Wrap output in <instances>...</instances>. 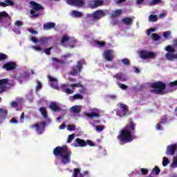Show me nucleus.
Segmentation results:
<instances>
[{"label": "nucleus", "instance_id": "nucleus-1", "mask_svg": "<svg viewBox=\"0 0 177 177\" xmlns=\"http://www.w3.org/2000/svg\"><path fill=\"white\" fill-rule=\"evenodd\" d=\"M136 123H134L132 118L129 119V124H126L125 127L122 129L120 131L119 136L116 137L120 142L122 143H129L137 138L136 133Z\"/></svg>", "mask_w": 177, "mask_h": 177}, {"label": "nucleus", "instance_id": "nucleus-2", "mask_svg": "<svg viewBox=\"0 0 177 177\" xmlns=\"http://www.w3.org/2000/svg\"><path fill=\"white\" fill-rule=\"evenodd\" d=\"M55 157H59L61 162L63 165H68L71 163V156H72V151L68 149L66 145L62 147H57L53 149L52 152Z\"/></svg>", "mask_w": 177, "mask_h": 177}, {"label": "nucleus", "instance_id": "nucleus-3", "mask_svg": "<svg viewBox=\"0 0 177 177\" xmlns=\"http://www.w3.org/2000/svg\"><path fill=\"white\" fill-rule=\"evenodd\" d=\"M150 88H154L150 91L151 93L163 95H165V90L167 88V85L162 82H156L150 84Z\"/></svg>", "mask_w": 177, "mask_h": 177}, {"label": "nucleus", "instance_id": "nucleus-4", "mask_svg": "<svg viewBox=\"0 0 177 177\" xmlns=\"http://www.w3.org/2000/svg\"><path fill=\"white\" fill-rule=\"evenodd\" d=\"M29 4L32 9L30 12L31 17H39V15H41V13L39 12L44 10V6L34 1H30Z\"/></svg>", "mask_w": 177, "mask_h": 177}, {"label": "nucleus", "instance_id": "nucleus-5", "mask_svg": "<svg viewBox=\"0 0 177 177\" xmlns=\"http://www.w3.org/2000/svg\"><path fill=\"white\" fill-rule=\"evenodd\" d=\"M165 50L167 52L165 55V57L167 61L173 62L175 59H177V53L174 54L175 48L174 46L167 45V46L165 47Z\"/></svg>", "mask_w": 177, "mask_h": 177}, {"label": "nucleus", "instance_id": "nucleus-6", "mask_svg": "<svg viewBox=\"0 0 177 177\" xmlns=\"http://www.w3.org/2000/svg\"><path fill=\"white\" fill-rule=\"evenodd\" d=\"M46 125V122L45 121L38 122L36 124H32L31 127L32 129L35 128L37 133L39 134H42L44 132H45V127Z\"/></svg>", "mask_w": 177, "mask_h": 177}, {"label": "nucleus", "instance_id": "nucleus-7", "mask_svg": "<svg viewBox=\"0 0 177 177\" xmlns=\"http://www.w3.org/2000/svg\"><path fill=\"white\" fill-rule=\"evenodd\" d=\"M66 3L75 8H84L85 6L84 0H66Z\"/></svg>", "mask_w": 177, "mask_h": 177}, {"label": "nucleus", "instance_id": "nucleus-8", "mask_svg": "<svg viewBox=\"0 0 177 177\" xmlns=\"http://www.w3.org/2000/svg\"><path fill=\"white\" fill-rule=\"evenodd\" d=\"M82 69H83V66L80 62H77V65L71 68L70 75L73 76H77L78 73L82 72Z\"/></svg>", "mask_w": 177, "mask_h": 177}, {"label": "nucleus", "instance_id": "nucleus-9", "mask_svg": "<svg viewBox=\"0 0 177 177\" xmlns=\"http://www.w3.org/2000/svg\"><path fill=\"white\" fill-rule=\"evenodd\" d=\"M139 57L142 59H152L155 57V53L141 50L139 53Z\"/></svg>", "mask_w": 177, "mask_h": 177}, {"label": "nucleus", "instance_id": "nucleus-10", "mask_svg": "<svg viewBox=\"0 0 177 177\" xmlns=\"http://www.w3.org/2000/svg\"><path fill=\"white\" fill-rule=\"evenodd\" d=\"M104 3L103 0H90L88 1V6L91 9H96L99 6H103Z\"/></svg>", "mask_w": 177, "mask_h": 177}, {"label": "nucleus", "instance_id": "nucleus-11", "mask_svg": "<svg viewBox=\"0 0 177 177\" xmlns=\"http://www.w3.org/2000/svg\"><path fill=\"white\" fill-rule=\"evenodd\" d=\"M111 53H112V50H110V49H108L104 51L103 59H104V60L109 62H111L112 61H113L114 56Z\"/></svg>", "mask_w": 177, "mask_h": 177}, {"label": "nucleus", "instance_id": "nucleus-12", "mask_svg": "<svg viewBox=\"0 0 177 177\" xmlns=\"http://www.w3.org/2000/svg\"><path fill=\"white\" fill-rule=\"evenodd\" d=\"M17 65L15 62H6V64L2 66L3 69H6V71H11L15 69H17Z\"/></svg>", "mask_w": 177, "mask_h": 177}, {"label": "nucleus", "instance_id": "nucleus-13", "mask_svg": "<svg viewBox=\"0 0 177 177\" xmlns=\"http://www.w3.org/2000/svg\"><path fill=\"white\" fill-rule=\"evenodd\" d=\"M106 16V13L103 10H97L93 12V20H100Z\"/></svg>", "mask_w": 177, "mask_h": 177}, {"label": "nucleus", "instance_id": "nucleus-14", "mask_svg": "<svg viewBox=\"0 0 177 177\" xmlns=\"http://www.w3.org/2000/svg\"><path fill=\"white\" fill-rule=\"evenodd\" d=\"M9 82V79L0 80V94L3 93L6 90V86Z\"/></svg>", "mask_w": 177, "mask_h": 177}, {"label": "nucleus", "instance_id": "nucleus-15", "mask_svg": "<svg viewBox=\"0 0 177 177\" xmlns=\"http://www.w3.org/2000/svg\"><path fill=\"white\" fill-rule=\"evenodd\" d=\"M176 144H172L171 145H169L167 149V155L174 156L175 150H176Z\"/></svg>", "mask_w": 177, "mask_h": 177}, {"label": "nucleus", "instance_id": "nucleus-16", "mask_svg": "<svg viewBox=\"0 0 177 177\" xmlns=\"http://www.w3.org/2000/svg\"><path fill=\"white\" fill-rule=\"evenodd\" d=\"M4 19H6V20H7V21H8L9 23L12 21V18L10 17V15H9V14H8L6 11L0 12V21L1 20H4Z\"/></svg>", "mask_w": 177, "mask_h": 177}, {"label": "nucleus", "instance_id": "nucleus-17", "mask_svg": "<svg viewBox=\"0 0 177 177\" xmlns=\"http://www.w3.org/2000/svg\"><path fill=\"white\" fill-rule=\"evenodd\" d=\"M76 141V145H75V147H86V141H85L84 140L82 139V138H76L75 140Z\"/></svg>", "mask_w": 177, "mask_h": 177}, {"label": "nucleus", "instance_id": "nucleus-18", "mask_svg": "<svg viewBox=\"0 0 177 177\" xmlns=\"http://www.w3.org/2000/svg\"><path fill=\"white\" fill-rule=\"evenodd\" d=\"M15 2L12 0H5L4 2H0L1 8H6L7 6H14Z\"/></svg>", "mask_w": 177, "mask_h": 177}, {"label": "nucleus", "instance_id": "nucleus-19", "mask_svg": "<svg viewBox=\"0 0 177 177\" xmlns=\"http://www.w3.org/2000/svg\"><path fill=\"white\" fill-rule=\"evenodd\" d=\"M51 39V37H41L39 39V43L41 44L42 45H47L49 44V41Z\"/></svg>", "mask_w": 177, "mask_h": 177}, {"label": "nucleus", "instance_id": "nucleus-20", "mask_svg": "<svg viewBox=\"0 0 177 177\" xmlns=\"http://www.w3.org/2000/svg\"><path fill=\"white\" fill-rule=\"evenodd\" d=\"M71 38L68 35H64L62 36L59 44L62 46H66V43L70 41Z\"/></svg>", "mask_w": 177, "mask_h": 177}, {"label": "nucleus", "instance_id": "nucleus-21", "mask_svg": "<svg viewBox=\"0 0 177 177\" xmlns=\"http://www.w3.org/2000/svg\"><path fill=\"white\" fill-rule=\"evenodd\" d=\"M122 15V10L118 9V10L112 11V12L111 13V19H114L118 16H121Z\"/></svg>", "mask_w": 177, "mask_h": 177}, {"label": "nucleus", "instance_id": "nucleus-22", "mask_svg": "<svg viewBox=\"0 0 177 177\" xmlns=\"http://www.w3.org/2000/svg\"><path fill=\"white\" fill-rule=\"evenodd\" d=\"M86 117L89 118L90 120H93L95 118H100V115L98 113L92 111L91 113H86Z\"/></svg>", "mask_w": 177, "mask_h": 177}, {"label": "nucleus", "instance_id": "nucleus-23", "mask_svg": "<svg viewBox=\"0 0 177 177\" xmlns=\"http://www.w3.org/2000/svg\"><path fill=\"white\" fill-rule=\"evenodd\" d=\"M113 78H115L116 80H119L121 82L127 81V78L123 76V74L122 73H116L115 75H114Z\"/></svg>", "mask_w": 177, "mask_h": 177}, {"label": "nucleus", "instance_id": "nucleus-24", "mask_svg": "<svg viewBox=\"0 0 177 177\" xmlns=\"http://www.w3.org/2000/svg\"><path fill=\"white\" fill-rule=\"evenodd\" d=\"M39 112H40V113H41V115H42V117H44V118H48L47 110L46 109L45 106L40 107L39 109Z\"/></svg>", "mask_w": 177, "mask_h": 177}, {"label": "nucleus", "instance_id": "nucleus-25", "mask_svg": "<svg viewBox=\"0 0 177 177\" xmlns=\"http://www.w3.org/2000/svg\"><path fill=\"white\" fill-rule=\"evenodd\" d=\"M50 109L55 112L60 111V108L55 102L50 103Z\"/></svg>", "mask_w": 177, "mask_h": 177}, {"label": "nucleus", "instance_id": "nucleus-26", "mask_svg": "<svg viewBox=\"0 0 177 177\" xmlns=\"http://www.w3.org/2000/svg\"><path fill=\"white\" fill-rule=\"evenodd\" d=\"M120 107L122 109V112L123 113V116H126L127 112L129 111V107L124 104H121Z\"/></svg>", "mask_w": 177, "mask_h": 177}, {"label": "nucleus", "instance_id": "nucleus-27", "mask_svg": "<svg viewBox=\"0 0 177 177\" xmlns=\"http://www.w3.org/2000/svg\"><path fill=\"white\" fill-rule=\"evenodd\" d=\"M55 24L54 23H48L44 25V29L46 30H50L52 28H55Z\"/></svg>", "mask_w": 177, "mask_h": 177}, {"label": "nucleus", "instance_id": "nucleus-28", "mask_svg": "<svg viewBox=\"0 0 177 177\" xmlns=\"http://www.w3.org/2000/svg\"><path fill=\"white\" fill-rule=\"evenodd\" d=\"M71 15L73 16V17H81L82 16V12L77 10H73L71 12Z\"/></svg>", "mask_w": 177, "mask_h": 177}, {"label": "nucleus", "instance_id": "nucleus-29", "mask_svg": "<svg viewBox=\"0 0 177 177\" xmlns=\"http://www.w3.org/2000/svg\"><path fill=\"white\" fill-rule=\"evenodd\" d=\"M71 111H72V113L74 114H79L81 113V108L77 106H72V108H71Z\"/></svg>", "mask_w": 177, "mask_h": 177}, {"label": "nucleus", "instance_id": "nucleus-30", "mask_svg": "<svg viewBox=\"0 0 177 177\" xmlns=\"http://www.w3.org/2000/svg\"><path fill=\"white\" fill-rule=\"evenodd\" d=\"M149 21H151L152 23H154L158 20V17L156 15H151L148 17Z\"/></svg>", "mask_w": 177, "mask_h": 177}, {"label": "nucleus", "instance_id": "nucleus-31", "mask_svg": "<svg viewBox=\"0 0 177 177\" xmlns=\"http://www.w3.org/2000/svg\"><path fill=\"white\" fill-rule=\"evenodd\" d=\"M160 3H162L161 0H152L149 1V5H150V6H154L156 5H160Z\"/></svg>", "mask_w": 177, "mask_h": 177}, {"label": "nucleus", "instance_id": "nucleus-32", "mask_svg": "<svg viewBox=\"0 0 177 177\" xmlns=\"http://www.w3.org/2000/svg\"><path fill=\"white\" fill-rule=\"evenodd\" d=\"M94 43L95 45L99 48H104L106 46V43L104 41H99L98 40H95Z\"/></svg>", "mask_w": 177, "mask_h": 177}, {"label": "nucleus", "instance_id": "nucleus-33", "mask_svg": "<svg viewBox=\"0 0 177 177\" xmlns=\"http://www.w3.org/2000/svg\"><path fill=\"white\" fill-rule=\"evenodd\" d=\"M170 163V160H169L168 158L167 157H163V161L162 162V165L163 167H167V165Z\"/></svg>", "mask_w": 177, "mask_h": 177}, {"label": "nucleus", "instance_id": "nucleus-34", "mask_svg": "<svg viewBox=\"0 0 177 177\" xmlns=\"http://www.w3.org/2000/svg\"><path fill=\"white\" fill-rule=\"evenodd\" d=\"M84 99V96L82 95L81 94H75L74 95H73V100H83Z\"/></svg>", "mask_w": 177, "mask_h": 177}, {"label": "nucleus", "instance_id": "nucleus-35", "mask_svg": "<svg viewBox=\"0 0 177 177\" xmlns=\"http://www.w3.org/2000/svg\"><path fill=\"white\" fill-rule=\"evenodd\" d=\"M151 37H152V40H153L154 41H159L160 39V35H158L157 33L152 34Z\"/></svg>", "mask_w": 177, "mask_h": 177}, {"label": "nucleus", "instance_id": "nucleus-36", "mask_svg": "<svg viewBox=\"0 0 177 177\" xmlns=\"http://www.w3.org/2000/svg\"><path fill=\"white\" fill-rule=\"evenodd\" d=\"M8 59V55L6 54H3L2 53H0V62H4Z\"/></svg>", "mask_w": 177, "mask_h": 177}, {"label": "nucleus", "instance_id": "nucleus-37", "mask_svg": "<svg viewBox=\"0 0 177 177\" xmlns=\"http://www.w3.org/2000/svg\"><path fill=\"white\" fill-rule=\"evenodd\" d=\"M81 172V169L76 168L74 169V173L73 174V177H77V175L80 174V173Z\"/></svg>", "mask_w": 177, "mask_h": 177}, {"label": "nucleus", "instance_id": "nucleus-38", "mask_svg": "<svg viewBox=\"0 0 177 177\" xmlns=\"http://www.w3.org/2000/svg\"><path fill=\"white\" fill-rule=\"evenodd\" d=\"M121 63L124 66H129V59L128 58H123V59H121Z\"/></svg>", "mask_w": 177, "mask_h": 177}, {"label": "nucleus", "instance_id": "nucleus-39", "mask_svg": "<svg viewBox=\"0 0 177 177\" xmlns=\"http://www.w3.org/2000/svg\"><path fill=\"white\" fill-rule=\"evenodd\" d=\"M171 32L170 30L165 31V33H163V37L165 38V39H168L169 37L171 36Z\"/></svg>", "mask_w": 177, "mask_h": 177}, {"label": "nucleus", "instance_id": "nucleus-40", "mask_svg": "<svg viewBox=\"0 0 177 177\" xmlns=\"http://www.w3.org/2000/svg\"><path fill=\"white\" fill-rule=\"evenodd\" d=\"M133 19L131 17H125L124 19H122L123 23H133Z\"/></svg>", "mask_w": 177, "mask_h": 177}, {"label": "nucleus", "instance_id": "nucleus-41", "mask_svg": "<svg viewBox=\"0 0 177 177\" xmlns=\"http://www.w3.org/2000/svg\"><path fill=\"white\" fill-rule=\"evenodd\" d=\"M51 50H53V47L46 48V49H44V54H46L47 55H51Z\"/></svg>", "mask_w": 177, "mask_h": 177}, {"label": "nucleus", "instance_id": "nucleus-42", "mask_svg": "<svg viewBox=\"0 0 177 177\" xmlns=\"http://www.w3.org/2000/svg\"><path fill=\"white\" fill-rule=\"evenodd\" d=\"M42 88V85H41V82H37V86L36 88H35V91L36 92L39 91L40 89H41Z\"/></svg>", "mask_w": 177, "mask_h": 177}, {"label": "nucleus", "instance_id": "nucleus-43", "mask_svg": "<svg viewBox=\"0 0 177 177\" xmlns=\"http://www.w3.org/2000/svg\"><path fill=\"white\" fill-rule=\"evenodd\" d=\"M48 80H49L50 82H55V84H57V80L55 77H53L50 75H48Z\"/></svg>", "mask_w": 177, "mask_h": 177}, {"label": "nucleus", "instance_id": "nucleus-44", "mask_svg": "<svg viewBox=\"0 0 177 177\" xmlns=\"http://www.w3.org/2000/svg\"><path fill=\"white\" fill-rule=\"evenodd\" d=\"M152 171H153L156 175H159L160 170L158 167L156 166L152 169Z\"/></svg>", "mask_w": 177, "mask_h": 177}, {"label": "nucleus", "instance_id": "nucleus-45", "mask_svg": "<svg viewBox=\"0 0 177 177\" xmlns=\"http://www.w3.org/2000/svg\"><path fill=\"white\" fill-rule=\"evenodd\" d=\"M68 130L71 132L74 131L76 130V126L73 124H70L68 126Z\"/></svg>", "mask_w": 177, "mask_h": 177}, {"label": "nucleus", "instance_id": "nucleus-46", "mask_svg": "<svg viewBox=\"0 0 177 177\" xmlns=\"http://www.w3.org/2000/svg\"><path fill=\"white\" fill-rule=\"evenodd\" d=\"M52 61H53V62H55V63H59L60 64H64V62H63L62 60H59L57 57L52 58Z\"/></svg>", "mask_w": 177, "mask_h": 177}, {"label": "nucleus", "instance_id": "nucleus-47", "mask_svg": "<svg viewBox=\"0 0 177 177\" xmlns=\"http://www.w3.org/2000/svg\"><path fill=\"white\" fill-rule=\"evenodd\" d=\"M72 88L76 87V88H83V85L81 84V83L77 84H73L70 86Z\"/></svg>", "mask_w": 177, "mask_h": 177}, {"label": "nucleus", "instance_id": "nucleus-48", "mask_svg": "<svg viewBox=\"0 0 177 177\" xmlns=\"http://www.w3.org/2000/svg\"><path fill=\"white\" fill-rule=\"evenodd\" d=\"M89 146V147H95V144H93V141L91 140H87L86 141V146Z\"/></svg>", "mask_w": 177, "mask_h": 177}, {"label": "nucleus", "instance_id": "nucleus-49", "mask_svg": "<svg viewBox=\"0 0 177 177\" xmlns=\"http://www.w3.org/2000/svg\"><path fill=\"white\" fill-rule=\"evenodd\" d=\"M177 86V80H175L174 82H171L169 83V87H175Z\"/></svg>", "mask_w": 177, "mask_h": 177}, {"label": "nucleus", "instance_id": "nucleus-50", "mask_svg": "<svg viewBox=\"0 0 177 177\" xmlns=\"http://www.w3.org/2000/svg\"><path fill=\"white\" fill-rule=\"evenodd\" d=\"M175 161L171 165V167L172 168H176L177 167V156H175L174 158Z\"/></svg>", "mask_w": 177, "mask_h": 177}, {"label": "nucleus", "instance_id": "nucleus-51", "mask_svg": "<svg viewBox=\"0 0 177 177\" xmlns=\"http://www.w3.org/2000/svg\"><path fill=\"white\" fill-rule=\"evenodd\" d=\"M74 137H75L74 134H71V135L68 136V143L72 142V140H73Z\"/></svg>", "mask_w": 177, "mask_h": 177}, {"label": "nucleus", "instance_id": "nucleus-52", "mask_svg": "<svg viewBox=\"0 0 177 177\" xmlns=\"http://www.w3.org/2000/svg\"><path fill=\"white\" fill-rule=\"evenodd\" d=\"M140 171H141V174H142V175H147L148 174V169H147L141 168Z\"/></svg>", "mask_w": 177, "mask_h": 177}, {"label": "nucleus", "instance_id": "nucleus-53", "mask_svg": "<svg viewBox=\"0 0 177 177\" xmlns=\"http://www.w3.org/2000/svg\"><path fill=\"white\" fill-rule=\"evenodd\" d=\"M119 86H120V88H121L122 90H127V86L126 84L120 83Z\"/></svg>", "mask_w": 177, "mask_h": 177}, {"label": "nucleus", "instance_id": "nucleus-54", "mask_svg": "<svg viewBox=\"0 0 177 177\" xmlns=\"http://www.w3.org/2000/svg\"><path fill=\"white\" fill-rule=\"evenodd\" d=\"M95 129H97V131L98 132H102V131H104V126H97L95 127Z\"/></svg>", "mask_w": 177, "mask_h": 177}, {"label": "nucleus", "instance_id": "nucleus-55", "mask_svg": "<svg viewBox=\"0 0 177 177\" xmlns=\"http://www.w3.org/2000/svg\"><path fill=\"white\" fill-rule=\"evenodd\" d=\"M65 93H68V95H72L73 94L74 91L70 88H65Z\"/></svg>", "mask_w": 177, "mask_h": 177}, {"label": "nucleus", "instance_id": "nucleus-56", "mask_svg": "<svg viewBox=\"0 0 177 177\" xmlns=\"http://www.w3.org/2000/svg\"><path fill=\"white\" fill-rule=\"evenodd\" d=\"M0 114H1L3 116H6V115H8V111L4 110V109H1Z\"/></svg>", "mask_w": 177, "mask_h": 177}, {"label": "nucleus", "instance_id": "nucleus-57", "mask_svg": "<svg viewBox=\"0 0 177 177\" xmlns=\"http://www.w3.org/2000/svg\"><path fill=\"white\" fill-rule=\"evenodd\" d=\"M158 124H167V117L165 116V118H162L161 121H160V122Z\"/></svg>", "mask_w": 177, "mask_h": 177}, {"label": "nucleus", "instance_id": "nucleus-58", "mask_svg": "<svg viewBox=\"0 0 177 177\" xmlns=\"http://www.w3.org/2000/svg\"><path fill=\"white\" fill-rule=\"evenodd\" d=\"M161 124H157V125H156V129L158 130V131H162V127L161 126Z\"/></svg>", "mask_w": 177, "mask_h": 177}, {"label": "nucleus", "instance_id": "nucleus-59", "mask_svg": "<svg viewBox=\"0 0 177 177\" xmlns=\"http://www.w3.org/2000/svg\"><path fill=\"white\" fill-rule=\"evenodd\" d=\"M22 26H23L22 23H15L14 24V28L17 29V28L21 27Z\"/></svg>", "mask_w": 177, "mask_h": 177}, {"label": "nucleus", "instance_id": "nucleus-60", "mask_svg": "<svg viewBox=\"0 0 177 177\" xmlns=\"http://www.w3.org/2000/svg\"><path fill=\"white\" fill-rule=\"evenodd\" d=\"M18 105H19V103H17V102H11L12 108H17Z\"/></svg>", "mask_w": 177, "mask_h": 177}, {"label": "nucleus", "instance_id": "nucleus-61", "mask_svg": "<svg viewBox=\"0 0 177 177\" xmlns=\"http://www.w3.org/2000/svg\"><path fill=\"white\" fill-rule=\"evenodd\" d=\"M28 31L32 33V35H38V32L34 29H28Z\"/></svg>", "mask_w": 177, "mask_h": 177}, {"label": "nucleus", "instance_id": "nucleus-62", "mask_svg": "<svg viewBox=\"0 0 177 177\" xmlns=\"http://www.w3.org/2000/svg\"><path fill=\"white\" fill-rule=\"evenodd\" d=\"M66 122H63L61 125L59 126V129H61V130L64 129H66Z\"/></svg>", "mask_w": 177, "mask_h": 177}, {"label": "nucleus", "instance_id": "nucleus-63", "mask_svg": "<svg viewBox=\"0 0 177 177\" xmlns=\"http://www.w3.org/2000/svg\"><path fill=\"white\" fill-rule=\"evenodd\" d=\"M86 19H91L93 20V14H86Z\"/></svg>", "mask_w": 177, "mask_h": 177}, {"label": "nucleus", "instance_id": "nucleus-64", "mask_svg": "<svg viewBox=\"0 0 177 177\" xmlns=\"http://www.w3.org/2000/svg\"><path fill=\"white\" fill-rule=\"evenodd\" d=\"M88 171H84L83 174H80V177H84V176H88Z\"/></svg>", "mask_w": 177, "mask_h": 177}]
</instances>
